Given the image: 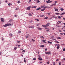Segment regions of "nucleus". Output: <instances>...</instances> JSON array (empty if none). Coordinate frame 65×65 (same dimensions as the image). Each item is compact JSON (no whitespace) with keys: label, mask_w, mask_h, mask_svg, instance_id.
<instances>
[{"label":"nucleus","mask_w":65,"mask_h":65,"mask_svg":"<svg viewBox=\"0 0 65 65\" xmlns=\"http://www.w3.org/2000/svg\"><path fill=\"white\" fill-rule=\"evenodd\" d=\"M63 51H65V48L63 49Z\"/></svg>","instance_id":"obj_45"},{"label":"nucleus","mask_w":65,"mask_h":65,"mask_svg":"<svg viewBox=\"0 0 65 65\" xmlns=\"http://www.w3.org/2000/svg\"><path fill=\"white\" fill-rule=\"evenodd\" d=\"M12 21V20L11 19V20H9V22H11Z\"/></svg>","instance_id":"obj_39"},{"label":"nucleus","mask_w":65,"mask_h":65,"mask_svg":"<svg viewBox=\"0 0 65 65\" xmlns=\"http://www.w3.org/2000/svg\"><path fill=\"white\" fill-rule=\"evenodd\" d=\"M54 36H53V37H52V38H54Z\"/></svg>","instance_id":"obj_64"},{"label":"nucleus","mask_w":65,"mask_h":65,"mask_svg":"<svg viewBox=\"0 0 65 65\" xmlns=\"http://www.w3.org/2000/svg\"><path fill=\"white\" fill-rule=\"evenodd\" d=\"M56 14H57V15H59V13H56Z\"/></svg>","instance_id":"obj_43"},{"label":"nucleus","mask_w":65,"mask_h":65,"mask_svg":"<svg viewBox=\"0 0 65 65\" xmlns=\"http://www.w3.org/2000/svg\"><path fill=\"white\" fill-rule=\"evenodd\" d=\"M60 48V46H58L57 47V49H59Z\"/></svg>","instance_id":"obj_25"},{"label":"nucleus","mask_w":65,"mask_h":65,"mask_svg":"<svg viewBox=\"0 0 65 65\" xmlns=\"http://www.w3.org/2000/svg\"><path fill=\"white\" fill-rule=\"evenodd\" d=\"M19 8H17L15 9L16 10H18L19 9Z\"/></svg>","instance_id":"obj_22"},{"label":"nucleus","mask_w":65,"mask_h":65,"mask_svg":"<svg viewBox=\"0 0 65 65\" xmlns=\"http://www.w3.org/2000/svg\"><path fill=\"white\" fill-rule=\"evenodd\" d=\"M31 7V6H30L28 7H27L26 8V10H30V8Z\"/></svg>","instance_id":"obj_2"},{"label":"nucleus","mask_w":65,"mask_h":65,"mask_svg":"<svg viewBox=\"0 0 65 65\" xmlns=\"http://www.w3.org/2000/svg\"><path fill=\"white\" fill-rule=\"evenodd\" d=\"M5 2H6V3H7V1H5Z\"/></svg>","instance_id":"obj_59"},{"label":"nucleus","mask_w":65,"mask_h":65,"mask_svg":"<svg viewBox=\"0 0 65 65\" xmlns=\"http://www.w3.org/2000/svg\"><path fill=\"white\" fill-rule=\"evenodd\" d=\"M47 63V64H49L50 63V62L49 61H48Z\"/></svg>","instance_id":"obj_52"},{"label":"nucleus","mask_w":65,"mask_h":65,"mask_svg":"<svg viewBox=\"0 0 65 65\" xmlns=\"http://www.w3.org/2000/svg\"><path fill=\"white\" fill-rule=\"evenodd\" d=\"M48 54H51V52H50V51H49L48 52Z\"/></svg>","instance_id":"obj_32"},{"label":"nucleus","mask_w":65,"mask_h":65,"mask_svg":"<svg viewBox=\"0 0 65 65\" xmlns=\"http://www.w3.org/2000/svg\"><path fill=\"white\" fill-rule=\"evenodd\" d=\"M29 13V17H31V16H32V14H31L30 13Z\"/></svg>","instance_id":"obj_13"},{"label":"nucleus","mask_w":65,"mask_h":65,"mask_svg":"<svg viewBox=\"0 0 65 65\" xmlns=\"http://www.w3.org/2000/svg\"><path fill=\"white\" fill-rule=\"evenodd\" d=\"M4 38H3V37L2 38V40H4Z\"/></svg>","instance_id":"obj_49"},{"label":"nucleus","mask_w":65,"mask_h":65,"mask_svg":"<svg viewBox=\"0 0 65 65\" xmlns=\"http://www.w3.org/2000/svg\"><path fill=\"white\" fill-rule=\"evenodd\" d=\"M60 38H61L60 37H58L57 38V39H60Z\"/></svg>","instance_id":"obj_29"},{"label":"nucleus","mask_w":65,"mask_h":65,"mask_svg":"<svg viewBox=\"0 0 65 65\" xmlns=\"http://www.w3.org/2000/svg\"><path fill=\"white\" fill-rule=\"evenodd\" d=\"M27 36H28V37H30L31 36L30 35H27Z\"/></svg>","instance_id":"obj_38"},{"label":"nucleus","mask_w":65,"mask_h":65,"mask_svg":"<svg viewBox=\"0 0 65 65\" xmlns=\"http://www.w3.org/2000/svg\"><path fill=\"white\" fill-rule=\"evenodd\" d=\"M42 42H45V41H46V40H42Z\"/></svg>","instance_id":"obj_19"},{"label":"nucleus","mask_w":65,"mask_h":65,"mask_svg":"<svg viewBox=\"0 0 65 65\" xmlns=\"http://www.w3.org/2000/svg\"><path fill=\"white\" fill-rule=\"evenodd\" d=\"M29 28H33V26H29Z\"/></svg>","instance_id":"obj_20"},{"label":"nucleus","mask_w":65,"mask_h":65,"mask_svg":"<svg viewBox=\"0 0 65 65\" xmlns=\"http://www.w3.org/2000/svg\"><path fill=\"white\" fill-rule=\"evenodd\" d=\"M58 19H61V17H60V16H58Z\"/></svg>","instance_id":"obj_33"},{"label":"nucleus","mask_w":65,"mask_h":65,"mask_svg":"<svg viewBox=\"0 0 65 65\" xmlns=\"http://www.w3.org/2000/svg\"><path fill=\"white\" fill-rule=\"evenodd\" d=\"M46 32H48L49 31V30H46Z\"/></svg>","instance_id":"obj_60"},{"label":"nucleus","mask_w":65,"mask_h":65,"mask_svg":"<svg viewBox=\"0 0 65 65\" xmlns=\"http://www.w3.org/2000/svg\"><path fill=\"white\" fill-rule=\"evenodd\" d=\"M53 4V5H56V3H54Z\"/></svg>","instance_id":"obj_41"},{"label":"nucleus","mask_w":65,"mask_h":65,"mask_svg":"<svg viewBox=\"0 0 65 65\" xmlns=\"http://www.w3.org/2000/svg\"><path fill=\"white\" fill-rule=\"evenodd\" d=\"M12 5V4H11L9 3L8 4V5H9V6H10V5Z\"/></svg>","instance_id":"obj_21"},{"label":"nucleus","mask_w":65,"mask_h":65,"mask_svg":"<svg viewBox=\"0 0 65 65\" xmlns=\"http://www.w3.org/2000/svg\"><path fill=\"white\" fill-rule=\"evenodd\" d=\"M47 19H48V17H45V18H44V19H45V20H47Z\"/></svg>","instance_id":"obj_17"},{"label":"nucleus","mask_w":65,"mask_h":65,"mask_svg":"<svg viewBox=\"0 0 65 65\" xmlns=\"http://www.w3.org/2000/svg\"><path fill=\"white\" fill-rule=\"evenodd\" d=\"M52 1H50V2H48V3H50V2H52Z\"/></svg>","instance_id":"obj_46"},{"label":"nucleus","mask_w":65,"mask_h":65,"mask_svg":"<svg viewBox=\"0 0 65 65\" xmlns=\"http://www.w3.org/2000/svg\"><path fill=\"white\" fill-rule=\"evenodd\" d=\"M45 53L46 54H48V52H45Z\"/></svg>","instance_id":"obj_55"},{"label":"nucleus","mask_w":65,"mask_h":65,"mask_svg":"<svg viewBox=\"0 0 65 65\" xmlns=\"http://www.w3.org/2000/svg\"><path fill=\"white\" fill-rule=\"evenodd\" d=\"M25 50H23L22 51V52H25Z\"/></svg>","instance_id":"obj_57"},{"label":"nucleus","mask_w":65,"mask_h":65,"mask_svg":"<svg viewBox=\"0 0 65 65\" xmlns=\"http://www.w3.org/2000/svg\"><path fill=\"white\" fill-rule=\"evenodd\" d=\"M1 22L2 23H4V19L2 18L1 19Z\"/></svg>","instance_id":"obj_3"},{"label":"nucleus","mask_w":65,"mask_h":65,"mask_svg":"<svg viewBox=\"0 0 65 65\" xmlns=\"http://www.w3.org/2000/svg\"><path fill=\"white\" fill-rule=\"evenodd\" d=\"M54 9L55 11H57L58 10V9H57L56 8H54Z\"/></svg>","instance_id":"obj_4"},{"label":"nucleus","mask_w":65,"mask_h":65,"mask_svg":"<svg viewBox=\"0 0 65 65\" xmlns=\"http://www.w3.org/2000/svg\"><path fill=\"white\" fill-rule=\"evenodd\" d=\"M47 14H48V15H50L51 13H48Z\"/></svg>","instance_id":"obj_40"},{"label":"nucleus","mask_w":65,"mask_h":65,"mask_svg":"<svg viewBox=\"0 0 65 65\" xmlns=\"http://www.w3.org/2000/svg\"><path fill=\"white\" fill-rule=\"evenodd\" d=\"M10 36L11 37L12 36V34H10Z\"/></svg>","instance_id":"obj_34"},{"label":"nucleus","mask_w":65,"mask_h":65,"mask_svg":"<svg viewBox=\"0 0 65 65\" xmlns=\"http://www.w3.org/2000/svg\"><path fill=\"white\" fill-rule=\"evenodd\" d=\"M58 2V1H56L55 2V3H57V2Z\"/></svg>","instance_id":"obj_61"},{"label":"nucleus","mask_w":65,"mask_h":65,"mask_svg":"<svg viewBox=\"0 0 65 65\" xmlns=\"http://www.w3.org/2000/svg\"><path fill=\"white\" fill-rule=\"evenodd\" d=\"M14 17H17V15H15L14 16Z\"/></svg>","instance_id":"obj_62"},{"label":"nucleus","mask_w":65,"mask_h":65,"mask_svg":"<svg viewBox=\"0 0 65 65\" xmlns=\"http://www.w3.org/2000/svg\"><path fill=\"white\" fill-rule=\"evenodd\" d=\"M40 46L41 47H44V45H41Z\"/></svg>","instance_id":"obj_9"},{"label":"nucleus","mask_w":65,"mask_h":65,"mask_svg":"<svg viewBox=\"0 0 65 65\" xmlns=\"http://www.w3.org/2000/svg\"><path fill=\"white\" fill-rule=\"evenodd\" d=\"M56 63H55V62H53V65H55V64Z\"/></svg>","instance_id":"obj_51"},{"label":"nucleus","mask_w":65,"mask_h":65,"mask_svg":"<svg viewBox=\"0 0 65 65\" xmlns=\"http://www.w3.org/2000/svg\"><path fill=\"white\" fill-rule=\"evenodd\" d=\"M21 46V45H19L18 46V47H20V46Z\"/></svg>","instance_id":"obj_48"},{"label":"nucleus","mask_w":65,"mask_h":65,"mask_svg":"<svg viewBox=\"0 0 65 65\" xmlns=\"http://www.w3.org/2000/svg\"><path fill=\"white\" fill-rule=\"evenodd\" d=\"M37 21L38 22V21H39V20H38V19H37Z\"/></svg>","instance_id":"obj_63"},{"label":"nucleus","mask_w":65,"mask_h":65,"mask_svg":"<svg viewBox=\"0 0 65 65\" xmlns=\"http://www.w3.org/2000/svg\"><path fill=\"white\" fill-rule=\"evenodd\" d=\"M43 8L44 9H45V8H45V7H44Z\"/></svg>","instance_id":"obj_58"},{"label":"nucleus","mask_w":65,"mask_h":65,"mask_svg":"<svg viewBox=\"0 0 65 65\" xmlns=\"http://www.w3.org/2000/svg\"><path fill=\"white\" fill-rule=\"evenodd\" d=\"M11 24L10 23H7V24L4 25L3 26L4 27H6L7 26H11Z\"/></svg>","instance_id":"obj_1"},{"label":"nucleus","mask_w":65,"mask_h":65,"mask_svg":"<svg viewBox=\"0 0 65 65\" xmlns=\"http://www.w3.org/2000/svg\"><path fill=\"white\" fill-rule=\"evenodd\" d=\"M50 24V23H47V24H46V27L47 26H49Z\"/></svg>","instance_id":"obj_8"},{"label":"nucleus","mask_w":65,"mask_h":65,"mask_svg":"<svg viewBox=\"0 0 65 65\" xmlns=\"http://www.w3.org/2000/svg\"><path fill=\"white\" fill-rule=\"evenodd\" d=\"M32 41L33 42H34V41H35V40H33V39H32Z\"/></svg>","instance_id":"obj_31"},{"label":"nucleus","mask_w":65,"mask_h":65,"mask_svg":"<svg viewBox=\"0 0 65 65\" xmlns=\"http://www.w3.org/2000/svg\"><path fill=\"white\" fill-rule=\"evenodd\" d=\"M38 59H39V60H40V61H41V60H42V59L41 58V57H39L38 58Z\"/></svg>","instance_id":"obj_6"},{"label":"nucleus","mask_w":65,"mask_h":65,"mask_svg":"<svg viewBox=\"0 0 65 65\" xmlns=\"http://www.w3.org/2000/svg\"><path fill=\"white\" fill-rule=\"evenodd\" d=\"M58 23H60V24H61V23H62V21H58Z\"/></svg>","instance_id":"obj_24"},{"label":"nucleus","mask_w":65,"mask_h":65,"mask_svg":"<svg viewBox=\"0 0 65 65\" xmlns=\"http://www.w3.org/2000/svg\"><path fill=\"white\" fill-rule=\"evenodd\" d=\"M44 16V15H42L41 16V17H43Z\"/></svg>","instance_id":"obj_47"},{"label":"nucleus","mask_w":65,"mask_h":65,"mask_svg":"<svg viewBox=\"0 0 65 65\" xmlns=\"http://www.w3.org/2000/svg\"><path fill=\"white\" fill-rule=\"evenodd\" d=\"M41 9L40 7H39L36 9V10H40Z\"/></svg>","instance_id":"obj_10"},{"label":"nucleus","mask_w":65,"mask_h":65,"mask_svg":"<svg viewBox=\"0 0 65 65\" xmlns=\"http://www.w3.org/2000/svg\"><path fill=\"white\" fill-rule=\"evenodd\" d=\"M65 14V12H63L62 13L60 14L61 15H63V14Z\"/></svg>","instance_id":"obj_16"},{"label":"nucleus","mask_w":65,"mask_h":65,"mask_svg":"<svg viewBox=\"0 0 65 65\" xmlns=\"http://www.w3.org/2000/svg\"><path fill=\"white\" fill-rule=\"evenodd\" d=\"M20 51H22V50H23V49L22 48L20 50Z\"/></svg>","instance_id":"obj_50"},{"label":"nucleus","mask_w":65,"mask_h":65,"mask_svg":"<svg viewBox=\"0 0 65 65\" xmlns=\"http://www.w3.org/2000/svg\"><path fill=\"white\" fill-rule=\"evenodd\" d=\"M32 8H36V6H32L31 7Z\"/></svg>","instance_id":"obj_7"},{"label":"nucleus","mask_w":65,"mask_h":65,"mask_svg":"<svg viewBox=\"0 0 65 65\" xmlns=\"http://www.w3.org/2000/svg\"><path fill=\"white\" fill-rule=\"evenodd\" d=\"M59 65H61V62H60L59 63Z\"/></svg>","instance_id":"obj_44"},{"label":"nucleus","mask_w":65,"mask_h":65,"mask_svg":"<svg viewBox=\"0 0 65 65\" xmlns=\"http://www.w3.org/2000/svg\"><path fill=\"white\" fill-rule=\"evenodd\" d=\"M43 38V36H41L40 37V38Z\"/></svg>","instance_id":"obj_28"},{"label":"nucleus","mask_w":65,"mask_h":65,"mask_svg":"<svg viewBox=\"0 0 65 65\" xmlns=\"http://www.w3.org/2000/svg\"><path fill=\"white\" fill-rule=\"evenodd\" d=\"M17 47H15L14 48V50H17Z\"/></svg>","instance_id":"obj_23"},{"label":"nucleus","mask_w":65,"mask_h":65,"mask_svg":"<svg viewBox=\"0 0 65 65\" xmlns=\"http://www.w3.org/2000/svg\"><path fill=\"white\" fill-rule=\"evenodd\" d=\"M37 3H39L40 2V1H37Z\"/></svg>","instance_id":"obj_27"},{"label":"nucleus","mask_w":65,"mask_h":65,"mask_svg":"<svg viewBox=\"0 0 65 65\" xmlns=\"http://www.w3.org/2000/svg\"><path fill=\"white\" fill-rule=\"evenodd\" d=\"M59 61V59H57L56 60V62H58Z\"/></svg>","instance_id":"obj_37"},{"label":"nucleus","mask_w":65,"mask_h":65,"mask_svg":"<svg viewBox=\"0 0 65 65\" xmlns=\"http://www.w3.org/2000/svg\"><path fill=\"white\" fill-rule=\"evenodd\" d=\"M18 3H20V1H18Z\"/></svg>","instance_id":"obj_35"},{"label":"nucleus","mask_w":65,"mask_h":65,"mask_svg":"<svg viewBox=\"0 0 65 65\" xmlns=\"http://www.w3.org/2000/svg\"><path fill=\"white\" fill-rule=\"evenodd\" d=\"M38 30H42V28H41L38 27Z\"/></svg>","instance_id":"obj_5"},{"label":"nucleus","mask_w":65,"mask_h":65,"mask_svg":"<svg viewBox=\"0 0 65 65\" xmlns=\"http://www.w3.org/2000/svg\"><path fill=\"white\" fill-rule=\"evenodd\" d=\"M41 10L42 11H44V10H45V9H42Z\"/></svg>","instance_id":"obj_26"},{"label":"nucleus","mask_w":65,"mask_h":65,"mask_svg":"<svg viewBox=\"0 0 65 65\" xmlns=\"http://www.w3.org/2000/svg\"><path fill=\"white\" fill-rule=\"evenodd\" d=\"M42 26L44 27H46V25H43Z\"/></svg>","instance_id":"obj_18"},{"label":"nucleus","mask_w":65,"mask_h":65,"mask_svg":"<svg viewBox=\"0 0 65 65\" xmlns=\"http://www.w3.org/2000/svg\"><path fill=\"white\" fill-rule=\"evenodd\" d=\"M21 31H19L18 32V33H20H20H21Z\"/></svg>","instance_id":"obj_30"},{"label":"nucleus","mask_w":65,"mask_h":65,"mask_svg":"<svg viewBox=\"0 0 65 65\" xmlns=\"http://www.w3.org/2000/svg\"><path fill=\"white\" fill-rule=\"evenodd\" d=\"M48 43H50V44H52V42L50 41H48Z\"/></svg>","instance_id":"obj_12"},{"label":"nucleus","mask_w":65,"mask_h":65,"mask_svg":"<svg viewBox=\"0 0 65 65\" xmlns=\"http://www.w3.org/2000/svg\"><path fill=\"white\" fill-rule=\"evenodd\" d=\"M46 2L47 3H48V2H48V1H46Z\"/></svg>","instance_id":"obj_54"},{"label":"nucleus","mask_w":65,"mask_h":65,"mask_svg":"<svg viewBox=\"0 0 65 65\" xmlns=\"http://www.w3.org/2000/svg\"><path fill=\"white\" fill-rule=\"evenodd\" d=\"M60 10H61V11H63L64 10V9L62 8L60 9Z\"/></svg>","instance_id":"obj_14"},{"label":"nucleus","mask_w":65,"mask_h":65,"mask_svg":"<svg viewBox=\"0 0 65 65\" xmlns=\"http://www.w3.org/2000/svg\"><path fill=\"white\" fill-rule=\"evenodd\" d=\"M53 39V40H56V39Z\"/></svg>","instance_id":"obj_56"},{"label":"nucleus","mask_w":65,"mask_h":65,"mask_svg":"<svg viewBox=\"0 0 65 65\" xmlns=\"http://www.w3.org/2000/svg\"><path fill=\"white\" fill-rule=\"evenodd\" d=\"M60 34H61V35H63V34L62 33H60Z\"/></svg>","instance_id":"obj_42"},{"label":"nucleus","mask_w":65,"mask_h":65,"mask_svg":"<svg viewBox=\"0 0 65 65\" xmlns=\"http://www.w3.org/2000/svg\"><path fill=\"white\" fill-rule=\"evenodd\" d=\"M55 42H56L57 43H59L60 42L56 40H55Z\"/></svg>","instance_id":"obj_15"},{"label":"nucleus","mask_w":65,"mask_h":65,"mask_svg":"<svg viewBox=\"0 0 65 65\" xmlns=\"http://www.w3.org/2000/svg\"><path fill=\"white\" fill-rule=\"evenodd\" d=\"M33 60H36V58H34L33 59Z\"/></svg>","instance_id":"obj_36"},{"label":"nucleus","mask_w":65,"mask_h":65,"mask_svg":"<svg viewBox=\"0 0 65 65\" xmlns=\"http://www.w3.org/2000/svg\"><path fill=\"white\" fill-rule=\"evenodd\" d=\"M24 62L25 63H26L27 62V61H26V59L25 58H24Z\"/></svg>","instance_id":"obj_11"},{"label":"nucleus","mask_w":65,"mask_h":65,"mask_svg":"<svg viewBox=\"0 0 65 65\" xmlns=\"http://www.w3.org/2000/svg\"><path fill=\"white\" fill-rule=\"evenodd\" d=\"M1 54H2V52H0V55H1Z\"/></svg>","instance_id":"obj_53"}]
</instances>
